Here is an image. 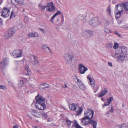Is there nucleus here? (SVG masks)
<instances>
[{"label":"nucleus","mask_w":128,"mask_h":128,"mask_svg":"<svg viewBox=\"0 0 128 128\" xmlns=\"http://www.w3.org/2000/svg\"><path fill=\"white\" fill-rule=\"evenodd\" d=\"M127 49L124 46H122L112 56L119 62H122L125 60H128V54L127 53Z\"/></svg>","instance_id":"f257e3e1"},{"label":"nucleus","mask_w":128,"mask_h":128,"mask_svg":"<svg viewBox=\"0 0 128 128\" xmlns=\"http://www.w3.org/2000/svg\"><path fill=\"white\" fill-rule=\"evenodd\" d=\"M35 99L36 100V106L37 108L39 110H44L46 108V106L44 102V98L38 94L36 96Z\"/></svg>","instance_id":"f03ea898"},{"label":"nucleus","mask_w":128,"mask_h":128,"mask_svg":"<svg viewBox=\"0 0 128 128\" xmlns=\"http://www.w3.org/2000/svg\"><path fill=\"white\" fill-rule=\"evenodd\" d=\"M88 112H85L84 114L85 116L82 118L81 121L82 123H83L84 121H86L87 119L92 120L91 119L93 118L94 114V111L90 108H88Z\"/></svg>","instance_id":"7ed1b4c3"},{"label":"nucleus","mask_w":128,"mask_h":128,"mask_svg":"<svg viewBox=\"0 0 128 128\" xmlns=\"http://www.w3.org/2000/svg\"><path fill=\"white\" fill-rule=\"evenodd\" d=\"M70 109L72 111L76 112L78 114H80L82 111V108L80 107L77 104L72 103L70 104Z\"/></svg>","instance_id":"20e7f679"},{"label":"nucleus","mask_w":128,"mask_h":128,"mask_svg":"<svg viewBox=\"0 0 128 128\" xmlns=\"http://www.w3.org/2000/svg\"><path fill=\"white\" fill-rule=\"evenodd\" d=\"M93 32L89 30H83L81 33L82 35L85 38H88L93 35Z\"/></svg>","instance_id":"39448f33"},{"label":"nucleus","mask_w":128,"mask_h":128,"mask_svg":"<svg viewBox=\"0 0 128 128\" xmlns=\"http://www.w3.org/2000/svg\"><path fill=\"white\" fill-rule=\"evenodd\" d=\"M100 23L97 17H94L92 18L89 21V24L94 27H96Z\"/></svg>","instance_id":"423d86ee"},{"label":"nucleus","mask_w":128,"mask_h":128,"mask_svg":"<svg viewBox=\"0 0 128 128\" xmlns=\"http://www.w3.org/2000/svg\"><path fill=\"white\" fill-rule=\"evenodd\" d=\"M64 58L66 62L68 63L72 61L73 56H72L71 55L70 53H68L64 55Z\"/></svg>","instance_id":"0eeeda50"},{"label":"nucleus","mask_w":128,"mask_h":128,"mask_svg":"<svg viewBox=\"0 0 128 128\" xmlns=\"http://www.w3.org/2000/svg\"><path fill=\"white\" fill-rule=\"evenodd\" d=\"M30 60V61L33 65H35L39 64V62L35 55H32L31 56Z\"/></svg>","instance_id":"6e6552de"},{"label":"nucleus","mask_w":128,"mask_h":128,"mask_svg":"<svg viewBox=\"0 0 128 128\" xmlns=\"http://www.w3.org/2000/svg\"><path fill=\"white\" fill-rule=\"evenodd\" d=\"M10 14V10L6 8H4L2 10V16L4 18H7L9 17Z\"/></svg>","instance_id":"1a4fd4ad"},{"label":"nucleus","mask_w":128,"mask_h":128,"mask_svg":"<svg viewBox=\"0 0 128 128\" xmlns=\"http://www.w3.org/2000/svg\"><path fill=\"white\" fill-rule=\"evenodd\" d=\"M22 51L21 50H15L11 54V56H13L14 58H19L22 56Z\"/></svg>","instance_id":"9d476101"},{"label":"nucleus","mask_w":128,"mask_h":128,"mask_svg":"<svg viewBox=\"0 0 128 128\" xmlns=\"http://www.w3.org/2000/svg\"><path fill=\"white\" fill-rule=\"evenodd\" d=\"M79 68L80 73L81 74H84L88 70L87 68L81 64L79 65Z\"/></svg>","instance_id":"9b49d317"},{"label":"nucleus","mask_w":128,"mask_h":128,"mask_svg":"<svg viewBox=\"0 0 128 128\" xmlns=\"http://www.w3.org/2000/svg\"><path fill=\"white\" fill-rule=\"evenodd\" d=\"M89 80L90 82V84L92 86V87L93 88L94 92H96L98 90L99 87L97 85H96L94 83V82H92L93 81L91 78Z\"/></svg>","instance_id":"f8f14e48"},{"label":"nucleus","mask_w":128,"mask_h":128,"mask_svg":"<svg viewBox=\"0 0 128 128\" xmlns=\"http://www.w3.org/2000/svg\"><path fill=\"white\" fill-rule=\"evenodd\" d=\"M8 59L7 58H4L2 62H1L2 64L1 67L2 69H3L8 64Z\"/></svg>","instance_id":"ddd939ff"},{"label":"nucleus","mask_w":128,"mask_h":128,"mask_svg":"<svg viewBox=\"0 0 128 128\" xmlns=\"http://www.w3.org/2000/svg\"><path fill=\"white\" fill-rule=\"evenodd\" d=\"M56 10L55 6L52 2L48 3V12H52Z\"/></svg>","instance_id":"4468645a"},{"label":"nucleus","mask_w":128,"mask_h":128,"mask_svg":"<svg viewBox=\"0 0 128 128\" xmlns=\"http://www.w3.org/2000/svg\"><path fill=\"white\" fill-rule=\"evenodd\" d=\"M86 14H84L83 15L80 14L77 17V18L80 19L82 21L86 22L87 20L86 19Z\"/></svg>","instance_id":"2eb2a0df"},{"label":"nucleus","mask_w":128,"mask_h":128,"mask_svg":"<svg viewBox=\"0 0 128 128\" xmlns=\"http://www.w3.org/2000/svg\"><path fill=\"white\" fill-rule=\"evenodd\" d=\"M18 29L17 27L15 26L9 29L8 32L10 33V34L12 36Z\"/></svg>","instance_id":"dca6fc26"},{"label":"nucleus","mask_w":128,"mask_h":128,"mask_svg":"<svg viewBox=\"0 0 128 128\" xmlns=\"http://www.w3.org/2000/svg\"><path fill=\"white\" fill-rule=\"evenodd\" d=\"M72 128H83L81 126L78 124L76 120H74V124L71 126Z\"/></svg>","instance_id":"f3484780"},{"label":"nucleus","mask_w":128,"mask_h":128,"mask_svg":"<svg viewBox=\"0 0 128 128\" xmlns=\"http://www.w3.org/2000/svg\"><path fill=\"white\" fill-rule=\"evenodd\" d=\"M48 87V84L46 83H44L40 84L39 88L40 90H42Z\"/></svg>","instance_id":"a211bd4d"},{"label":"nucleus","mask_w":128,"mask_h":128,"mask_svg":"<svg viewBox=\"0 0 128 128\" xmlns=\"http://www.w3.org/2000/svg\"><path fill=\"white\" fill-rule=\"evenodd\" d=\"M28 37L30 38L38 37V36L39 35L38 33L37 32H35L34 33L32 32L29 33L28 34Z\"/></svg>","instance_id":"6ab92c4d"},{"label":"nucleus","mask_w":128,"mask_h":128,"mask_svg":"<svg viewBox=\"0 0 128 128\" xmlns=\"http://www.w3.org/2000/svg\"><path fill=\"white\" fill-rule=\"evenodd\" d=\"M128 2H122L121 4H120V6L121 7H123L125 11L128 10Z\"/></svg>","instance_id":"aec40b11"},{"label":"nucleus","mask_w":128,"mask_h":128,"mask_svg":"<svg viewBox=\"0 0 128 128\" xmlns=\"http://www.w3.org/2000/svg\"><path fill=\"white\" fill-rule=\"evenodd\" d=\"M65 121L66 124V125L68 128H70L71 127V124L72 122V121L66 118L64 119Z\"/></svg>","instance_id":"412c9836"},{"label":"nucleus","mask_w":128,"mask_h":128,"mask_svg":"<svg viewBox=\"0 0 128 128\" xmlns=\"http://www.w3.org/2000/svg\"><path fill=\"white\" fill-rule=\"evenodd\" d=\"M108 92L107 89L104 88V90L102 91L99 94V97H102L105 95Z\"/></svg>","instance_id":"4be33fe9"},{"label":"nucleus","mask_w":128,"mask_h":128,"mask_svg":"<svg viewBox=\"0 0 128 128\" xmlns=\"http://www.w3.org/2000/svg\"><path fill=\"white\" fill-rule=\"evenodd\" d=\"M61 12L59 11H58L54 14L50 20V21L52 22L54 18L57 15L60 14Z\"/></svg>","instance_id":"5701e85b"},{"label":"nucleus","mask_w":128,"mask_h":128,"mask_svg":"<svg viewBox=\"0 0 128 128\" xmlns=\"http://www.w3.org/2000/svg\"><path fill=\"white\" fill-rule=\"evenodd\" d=\"M123 12V10L122 9L121 10L118 11L116 13L115 15L116 18H118L120 17L122 13Z\"/></svg>","instance_id":"b1692460"},{"label":"nucleus","mask_w":128,"mask_h":128,"mask_svg":"<svg viewBox=\"0 0 128 128\" xmlns=\"http://www.w3.org/2000/svg\"><path fill=\"white\" fill-rule=\"evenodd\" d=\"M25 68L26 71L27 72V73H26V74L27 75H30L31 74V72L30 71V69L29 66L27 65L26 66Z\"/></svg>","instance_id":"393cba45"},{"label":"nucleus","mask_w":128,"mask_h":128,"mask_svg":"<svg viewBox=\"0 0 128 128\" xmlns=\"http://www.w3.org/2000/svg\"><path fill=\"white\" fill-rule=\"evenodd\" d=\"M90 124H91L93 128H96L97 123L96 121H94L92 120H90Z\"/></svg>","instance_id":"a878e982"},{"label":"nucleus","mask_w":128,"mask_h":128,"mask_svg":"<svg viewBox=\"0 0 128 128\" xmlns=\"http://www.w3.org/2000/svg\"><path fill=\"white\" fill-rule=\"evenodd\" d=\"M37 111L35 110H33L32 112V114L36 117H38L37 114L38 113Z\"/></svg>","instance_id":"bb28decb"},{"label":"nucleus","mask_w":128,"mask_h":128,"mask_svg":"<svg viewBox=\"0 0 128 128\" xmlns=\"http://www.w3.org/2000/svg\"><path fill=\"white\" fill-rule=\"evenodd\" d=\"M4 36L5 38L6 39L12 36L8 32H6L4 34Z\"/></svg>","instance_id":"cd10ccee"},{"label":"nucleus","mask_w":128,"mask_h":128,"mask_svg":"<svg viewBox=\"0 0 128 128\" xmlns=\"http://www.w3.org/2000/svg\"><path fill=\"white\" fill-rule=\"evenodd\" d=\"M113 45L112 43H108L106 44V48L108 49L112 48Z\"/></svg>","instance_id":"c85d7f7f"},{"label":"nucleus","mask_w":128,"mask_h":128,"mask_svg":"<svg viewBox=\"0 0 128 128\" xmlns=\"http://www.w3.org/2000/svg\"><path fill=\"white\" fill-rule=\"evenodd\" d=\"M48 6V4H47L46 6H43L41 4H39L38 5L39 8L41 10H44L46 8V7Z\"/></svg>","instance_id":"c756f323"},{"label":"nucleus","mask_w":128,"mask_h":128,"mask_svg":"<svg viewBox=\"0 0 128 128\" xmlns=\"http://www.w3.org/2000/svg\"><path fill=\"white\" fill-rule=\"evenodd\" d=\"M79 86L80 88L82 90H84L86 88V86L82 84L79 85Z\"/></svg>","instance_id":"7c9ffc66"},{"label":"nucleus","mask_w":128,"mask_h":128,"mask_svg":"<svg viewBox=\"0 0 128 128\" xmlns=\"http://www.w3.org/2000/svg\"><path fill=\"white\" fill-rule=\"evenodd\" d=\"M106 10L108 15L109 16H110L111 15V14L110 6L109 5L108 7V8Z\"/></svg>","instance_id":"2f4dec72"},{"label":"nucleus","mask_w":128,"mask_h":128,"mask_svg":"<svg viewBox=\"0 0 128 128\" xmlns=\"http://www.w3.org/2000/svg\"><path fill=\"white\" fill-rule=\"evenodd\" d=\"M24 84V82L22 80L19 81L18 84V86L20 87L23 86Z\"/></svg>","instance_id":"473e14b6"},{"label":"nucleus","mask_w":128,"mask_h":128,"mask_svg":"<svg viewBox=\"0 0 128 128\" xmlns=\"http://www.w3.org/2000/svg\"><path fill=\"white\" fill-rule=\"evenodd\" d=\"M16 3L18 5H23L24 4V1L23 0H18L17 1Z\"/></svg>","instance_id":"72a5a7b5"},{"label":"nucleus","mask_w":128,"mask_h":128,"mask_svg":"<svg viewBox=\"0 0 128 128\" xmlns=\"http://www.w3.org/2000/svg\"><path fill=\"white\" fill-rule=\"evenodd\" d=\"M113 100V98L112 97H110L107 99L108 102L110 104L111 102Z\"/></svg>","instance_id":"f704fd0d"},{"label":"nucleus","mask_w":128,"mask_h":128,"mask_svg":"<svg viewBox=\"0 0 128 128\" xmlns=\"http://www.w3.org/2000/svg\"><path fill=\"white\" fill-rule=\"evenodd\" d=\"M118 47V43L115 42L114 45L113 46V48L114 49H116Z\"/></svg>","instance_id":"c9c22d12"},{"label":"nucleus","mask_w":128,"mask_h":128,"mask_svg":"<svg viewBox=\"0 0 128 128\" xmlns=\"http://www.w3.org/2000/svg\"><path fill=\"white\" fill-rule=\"evenodd\" d=\"M120 4H118L117 5H116L115 8L114 12H116L117 10H118V8L119 7V6H120Z\"/></svg>","instance_id":"e433bc0d"},{"label":"nucleus","mask_w":128,"mask_h":128,"mask_svg":"<svg viewBox=\"0 0 128 128\" xmlns=\"http://www.w3.org/2000/svg\"><path fill=\"white\" fill-rule=\"evenodd\" d=\"M24 22L26 23L28 22V17L27 16H25V18L24 19Z\"/></svg>","instance_id":"4c0bfd02"},{"label":"nucleus","mask_w":128,"mask_h":128,"mask_svg":"<svg viewBox=\"0 0 128 128\" xmlns=\"http://www.w3.org/2000/svg\"><path fill=\"white\" fill-rule=\"evenodd\" d=\"M76 79L77 80L78 82L77 83L78 84V86H79L80 84H82V83L81 82V81L80 80H79L78 79L77 77L76 78Z\"/></svg>","instance_id":"58836bf2"},{"label":"nucleus","mask_w":128,"mask_h":128,"mask_svg":"<svg viewBox=\"0 0 128 128\" xmlns=\"http://www.w3.org/2000/svg\"><path fill=\"white\" fill-rule=\"evenodd\" d=\"M121 128H128V126L126 124H124L122 125Z\"/></svg>","instance_id":"ea45409f"},{"label":"nucleus","mask_w":128,"mask_h":128,"mask_svg":"<svg viewBox=\"0 0 128 128\" xmlns=\"http://www.w3.org/2000/svg\"><path fill=\"white\" fill-rule=\"evenodd\" d=\"M47 48H48V47L45 45H43L42 47V49L43 51H44L46 50H47Z\"/></svg>","instance_id":"a19ab883"},{"label":"nucleus","mask_w":128,"mask_h":128,"mask_svg":"<svg viewBox=\"0 0 128 128\" xmlns=\"http://www.w3.org/2000/svg\"><path fill=\"white\" fill-rule=\"evenodd\" d=\"M0 88L5 90L6 89V87L5 86L2 85H0Z\"/></svg>","instance_id":"79ce46f5"},{"label":"nucleus","mask_w":128,"mask_h":128,"mask_svg":"<svg viewBox=\"0 0 128 128\" xmlns=\"http://www.w3.org/2000/svg\"><path fill=\"white\" fill-rule=\"evenodd\" d=\"M90 120L88 121H84V122L82 123H84V125L85 126L88 124H90Z\"/></svg>","instance_id":"37998d69"},{"label":"nucleus","mask_w":128,"mask_h":128,"mask_svg":"<svg viewBox=\"0 0 128 128\" xmlns=\"http://www.w3.org/2000/svg\"><path fill=\"white\" fill-rule=\"evenodd\" d=\"M104 30L105 32L107 33H110L111 32V31L110 30L107 28L105 29Z\"/></svg>","instance_id":"c03bdc74"},{"label":"nucleus","mask_w":128,"mask_h":128,"mask_svg":"<svg viewBox=\"0 0 128 128\" xmlns=\"http://www.w3.org/2000/svg\"><path fill=\"white\" fill-rule=\"evenodd\" d=\"M15 16V15L14 14V12L12 10L11 12V14L10 16V19H11L12 18L14 17Z\"/></svg>","instance_id":"a18cd8bd"},{"label":"nucleus","mask_w":128,"mask_h":128,"mask_svg":"<svg viewBox=\"0 0 128 128\" xmlns=\"http://www.w3.org/2000/svg\"><path fill=\"white\" fill-rule=\"evenodd\" d=\"M42 115L44 118H46L48 117V115L46 113H44L42 114Z\"/></svg>","instance_id":"49530a36"},{"label":"nucleus","mask_w":128,"mask_h":128,"mask_svg":"<svg viewBox=\"0 0 128 128\" xmlns=\"http://www.w3.org/2000/svg\"><path fill=\"white\" fill-rule=\"evenodd\" d=\"M12 3L14 5L16 4L17 0H11Z\"/></svg>","instance_id":"de8ad7c7"},{"label":"nucleus","mask_w":128,"mask_h":128,"mask_svg":"<svg viewBox=\"0 0 128 128\" xmlns=\"http://www.w3.org/2000/svg\"><path fill=\"white\" fill-rule=\"evenodd\" d=\"M109 104H109V103L108 102H105L104 105L103 106H102L103 107H104L105 106H108Z\"/></svg>","instance_id":"09e8293b"},{"label":"nucleus","mask_w":128,"mask_h":128,"mask_svg":"<svg viewBox=\"0 0 128 128\" xmlns=\"http://www.w3.org/2000/svg\"><path fill=\"white\" fill-rule=\"evenodd\" d=\"M38 30H40L44 34V30L42 28H39Z\"/></svg>","instance_id":"8fccbe9b"},{"label":"nucleus","mask_w":128,"mask_h":128,"mask_svg":"<svg viewBox=\"0 0 128 128\" xmlns=\"http://www.w3.org/2000/svg\"><path fill=\"white\" fill-rule=\"evenodd\" d=\"M8 84L9 86H13L12 82L10 81H9L8 82Z\"/></svg>","instance_id":"3c124183"},{"label":"nucleus","mask_w":128,"mask_h":128,"mask_svg":"<svg viewBox=\"0 0 128 128\" xmlns=\"http://www.w3.org/2000/svg\"><path fill=\"white\" fill-rule=\"evenodd\" d=\"M114 128H121V126L120 125H117L115 126Z\"/></svg>","instance_id":"603ef678"},{"label":"nucleus","mask_w":128,"mask_h":128,"mask_svg":"<svg viewBox=\"0 0 128 128\" xmlns=\"http://www.w3.org/2000/svg\"><path fill=\"white\" fill-rule=\"evenodd\" d=\"M48 51H49V53L51 54L50 55L51 56H52V55L53 54V53L51 51V50L49 48V47H48Z\"/></svg>","instance_id":"864d4df0"},{"label":"nucleus","mask_w":128,"mask_h":128,"mask_svg":"<svg viewBox=\"0 0 128 128\" xmlns=\"http://www.w3.org/2000/svg\"><path fill=\"white\" fill-rule=\"evenodd\" d=\"M114 33L118 35L120 37L121 36L118 33L117 31H116L114 32Z\"/></svg>","instance_id":"5fc2aeb1"},{"label":"nucleus","mask_w":128,"mask_h":128,"mask_svg":"<svg viewBox=\"0 0 128 128\" xmlns=\"http://www.w3.org/2000/svg\"><path fill=\"white\" fill-rule=\"evenodd\" d=\"M18 126L17 124L13 126V128H18Z\"/></svg>","instance_id":"6e6d98bb"},{"label":"nucleus","mask_w":128,"mask_h":128,"mask_svg":"<svg viewBox=\"0 0 128 128\" xmlns=\"http://www.w3.org/2000/svg\"><path fill=\"white\" fill-rule=\"evenodd\" d=\"M113 110H114L113 109V108L112 107H112H111V110H110L109 111L110 112H113Z\"/></svg>","instance_id":"4d7b16f0"},{"label":"nucleus","mask_w":128,"mask_h":128,"mask_svg":"<svg viewBox=\"0 0 128 128\" xmlns=\"http://www.w3.org/2000/svg\"><path fill=\"white\" fill-rule=\"evenodd\" d=\"M108 65L110 66H112V64L111 62H108Z\"/></svg>","instance_id":"13d9d810"},{"label":"nucleus","mask_w":128,"mask_h":128,"mask_svg":"<svg viewBox=\"0 0 128 128\" xmlns=\"http://www.w3.org/2000/svg\"><path fill=\"white\" fill-rule=\"evenodd\" d=\"M87 78L88 80H89L91 78V76L90 75H88L87 76Z\"/></svg>","instance_id":"bf43d9fd"},{"label":"nucleus","mask_w":128,"mask_h":128,"mask_svg":"<svg viewBox=\"0 0 128 128\" xmlns=\"http://www.w3.org/2000/svg\"><path fill=\"white\" fill-rule=\"evenodd\" d=\"M122 23V21L121 20H120L118 22L119 24H120Z\"/></svg>","instance_id":"052dcab7"},{"label":"nucleus","mask_w":128,"mask_h":128,"mask_svg":"<svg viewBox=\"0 0 128 128\" xmlns=\"http://www.w3.org/2000/svg\"><path fill=\"white\" fill-rule=\"evenodd\" d=\"M67 85L66 84H65L64 85V86H62V87L63 88H66L67 87Z\"/></svg>","instance_id":"680f3d73"},{"label":"nucleus","mask_w":128,"mask_h":128,"mask_svg":"<svg viewBox=\"0 0 128 128\" xmlns=\"http://www.w3.org/2000/svg\"><path fill=\"white\" fill-rule=\"evenodd\" d=\"M2 0H0V5L2 4Z\"/></svg>","instance_id":"e2e57ef3"},{"label":"nucleus","mask_w":128,"mask_h":128,"mask_svg":"<svg viewBox=\"0 0 128 128\" xmlns=\"http://www.w3.org/2000/svg\"><path fill=\"white\" fill-rule=\"evenodd\" d=\"M101 100L102 101H104V98H101Z\"/></svg>","instance_id":"0e129e2a"},{"label":"nucleus","mask_w":128,"mask_h":128,"mask_svg":"<svg viewBox=\"0 0 128 128\" xmlns=\"http://www.w3.org/2000/svg\"><path fill=\"white\" fill-rule=\"evenodd\" d=\"M34 128H39L38 126H34Z\"/></svg>","instance_id":"69168bd1"},{"label":"nucleus","mask_w":128,"mask_h":128,"mask_svg":"<svg viewBox=\"0 0 128 128\" xmlns=\"http://www.w3.org/2000/svg\"><path fill=\"white\" fill-rule=\"evenodd\" d=\"M2 19L0 18V23H1L2 22V21H1V20Z\"/></svg>","instance_id":"338daca9"},{"label":"nucleus","mask_w":128,"mask_h":128,"mask_svg":"<svg viewBox=\"0 0 128 128\" xmlns=\"http://www.w3.org/2000/svg\"><path fill=\"white\" fill-rule=\"evenodd\" d=\"M22 11L23 12H25V10H24V9H22Z\"/></svg>","instance_id":"774afa93"}]
</instances>
